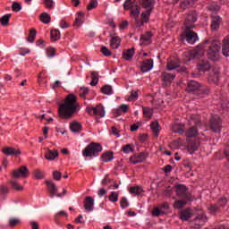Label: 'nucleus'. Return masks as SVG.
Wrapping results in <instances>:
<instances>
[{"label": "nucleus", "instance_id": "10", "mask_svg": "<svg viewBox=\"0 0 229 229\" xmlns=\"http://www.w3.org/2000/svg\"><path fill=\"white\" fill-rule=\"evenodd\" d=\"M170 206L169 203L164 202L160 205V207L154 208L152 211V216L154 217H158L160 216H164V214H167V211H169Z\"/></svg>", "mask_w": 229, "mask_h": 229}, {"label": "nucleus", "instance_id": "21", "mask_svg": "<svg viewBox=\"0 0 229 229\" xmlns=\"http://www.w3.org/2000/svg\"><path fill=\"white\" fill-rule=\"evenodd\" d=\"M197 68L199 72H207V71H210V63L208 61H200Z\"/></svg>", "mask_w": 229, "mask_h": 229}, {"label": "nucleus", "instance_id": "58", "mask_svg": "<svg viewBox=\"0 0 229 229\" xmlns=\"http://www.w3.org/2000/svg\"><path fill=\"white\" fill-rule=\"evenodd\" d=\"M120 206L122 208H128V207H130V203L128 202V199L123 197L120 201Z\"/></svg>", "mask_w": 229, "mask_h": 229}, {"label": "nucleus", "instance_id": "29", "mask_svg": "<svg viewBox=\"0 0 229 229\" xmlns=\"http://www.w3.org/2000/svg\"><path fill=\"white\" fill-rule=\"evenodd\" d=\"M198 135V128L196 126L191 127L185 133V136L187 139H192L194 137H197Z\"/></svg>", "mask_w": 229, "mask_h": 229}, {"label": "nucleus", "instance_id": "52", "mask_svg": "<svg viewBox=\"0 0 229 229\" xmlns=\"http://www.w3.org/2000/svg\"><path fill=\"white\" fill-rule=\"evenodd\" d=\"M89 88H81L79 90V96L83 99H85V96L89 94Z\"/></svg>", "mask_w": 229, "mask_h": 229}, {"label": "nucleus", "instance_id": "3", "mask_svg": "<svg viewBox=\"0 0 229 229\" xmlns=\"http://www.w3.org/2000/svg\"><path fill=\"white\" fill-rule=\"evenodd\" d=\"M80 105L78 104L75 95L70 94L64 99V104L59 106V114L62 119H72L76 110Z\"/></svg>", "mask_w": 229, "mask_h": 229}, {"label": "nucleus", "instance_id": "64", "mask_svg": "<svg viewBox=\"0 0 229 229\" xmlns=\"http://www.w3.org/2000/svg\"><path fill=\"white\" fill-rule=\"evenodd\" d=\"M224 153H225V158L227 159V162H229V140L225 146V149Z\"/></svg>", "mask_w": 229, "mask_h": 229}, {"label": "nucleus", "instance_id": "15", "mask_svg": "<svg viewBox=\"0 0 229 229\" xmlns=\"http://www.w3.org/2000/svg\"><path fill=\"white\" fill-rule=\"evenodd\" d=\"M95 200L94 198L89 196L84 199V208L86 212H94Z\"/></svg>", "mask_w": 229, "mask_h": 229}, {"label": "nucleus", "instance_id": "45", "mask_svg": "<svg viewBox=\"0 0 229 229\" xmlns=\"http://www.w3.org/2000/svg\"><path fill=\"white\" fill-rule=\"evenodd\" d=\"M33 174H34V178H36V180H42L44 178V176H46L44 172H42V170H40V169L34 170Z\"/></svg>", "mask_w": 229, "mask_h": 229}, {"label": "nucleus", "instance_id": "30", "mask_svg": "<svg viewBox=\"0 0 229 229\" xmlns=\"http://www.w3.org/2000/svg\"><path fill=\"white\" fill-rule=\"evenodd\" d=\"M133 55H135V50L133 48H130L123 53V60H131L133 58Z\"/></svg>", "mask_w": 229, "mask_h": 229}, {"label": "nucleus", "instance_id": "63", "mask_svg": "<svg viewBox=\"0 0 229 229\" xmlns=\"http://www.w3.org/2000/svg\"><path fill=\"white\" fill-rule=\"evenodd\" d=\"M47 56L48 58H53V56H55V48L50 47V48L47 49Z\"/></svg>", "mask_w": 229, "mask_h": 229}, {"label": "nucleus", "instance_id": "39", "mask_svg": "<svg viewBox=\"0 0 229 229\" xmlns=\"http://www.w3.org/2000/svg\"><path fill=\"white\" fill-rule=\"evenodd\" d=\"M130 192L131 194H136V196H140V194H142L143 192V190H142V187L140 186H134V187H131Z\"/></svg>", "mask_w": 229, "mask_h": 229}, {"label": "nucleus", "instance_id": "53", "mask_svg": "<svg viewBox=\"0 0 229 229\" xmlns=\"http://www.w3.org/2000/svg\"><path fill=\"white\" fill-rule=\"evenodd\" d=\"M123 153H133V145L131 144H127L125 146L123 147Z\"/></svg>", "mask_w": 229, "mask_h": 229}, {"label": "nucleus", "instance_id": "8", "mask_svg": "<svg viewBox=\"0 0 229 229\" xmlns=\"http://www.w3.org/2000/svg\"><path fill=\"white\" fill-rule=\"evenodd\" d=\"M191 30L192 29H187L184 27V30L181 37L185 38L186 42H188V44H196V42H198L199 40L198 34H196V32Z\"/></svg>", "mask_w": 229, "mask_h": 229}, {"label": "nucleus", "instance_id": "42", "mask_svg": "<svg viewBox=\"0 0 229 229\" xmlns=\"http://www.w3.org/2000/svg\"><path fill=\"white\" fill-rule=\"evenodd\" d=\"M99 81V75L98 74V72H93L91 73V82H90V85L92 87H96L97 83H98Z\"/></svg>", "mask_w": 229, "mask_h": 229}, {"label": "nucleus", "instance_id": "57", "mask_svg": "<svg viewBox=\"0 0 229 229\" xmlns=\"http://www.w3.org/2000/svg\"><path fill=\"white\" fill-rule=\"evenodd\" d=\"M138 98H139V93H137V91L135 90H132L128 98V101H137Z\"/></svg>", "mask_w": 229, "mask_h": 229}, {"label": "nucleus", "instance_id": "2", "mask_svg": "<svg viewBox=\"0 0 229 229\" xmlns=\"http://www.w3.org/2000/svg\"><path fill=\"white\" fill-rule=\"evenodd\" d=\"M221 51V41L216 40H206L202 42L199 47H197L192 51H188L183 53L184 62H191L193 58H199L207 53L209 60L213 62H217L219 60V53Z\"/></svg>", "mask_w": 229, "mask_h": 229}, {"label": "nucleus", "instance_id": "59", "mask_svg": "<svg viewBox=\"0 0 229 229\" xmlns=\"http://www.w3.org/2000/svg\"><path fill=\"white\" fill-rule=\"evenodd\" d=\"M13 12H21L22 10V5L17 2L13 3Z\"/></svg>", "mask_w": 229, "mask_h": 229}, {"label": "nucleus", "instance_id": "41", "mask_svg": "<svg viewBox=\"0 0 229 229\" xmlns=\"http://www.w3.org/2000/svg\"><path fill=\"white\" fill-rule=\"evenodd\" d=\"M150 128L156 135H158L160 133V124H158V122H152L150 124Z\"/></svg>", "mask_w": 229, "mask_h": 229}, {"label": "nucleus", "instance_id": "35", "mask_svg": "<svg viewBox=\"0 0 229 229\" xmlns=\"http://www.w3.org/2000/svg\"><path fill=\"white\" fill-rule=\"evenodd\" d=\"M50 37H51L52 42H56V40H59V38L61 37L60 30H52L50 32Z\"/></svg>", "mask_w": 229, "mask_h": 229}, {"label": "nucleus", "instance_id": "24", "mask_svg": "<svg viewBox=\"0 0 229 229\" xmlns=\"http://www.w3.org/2000/svg\"><path fill=\"white\" fill-rule=\"evenodd\" d=\"M121 38L119 37H112L110 40V47L112 49H119V47L121 46Z\"/></svg>", "mask_w": 229, "mask_h": 229}, {"label": "nucleus", "instance_id": "22", "mask_svg": "<svg viewBox=\"0 0 229 229\" xmlns=\"http://www.w3.org/2000/svg\"><path fill=\"white\" fill-rule=\"evenodd\" d=\"M222 54L224 56H229V37H226L223 39Z\"/></svg>", "mask_w": 229, "mask_h": 229}, {"label": "nucleus", "instance_id": "44", "mask_svg": "<svg viewBox=\"0 0 229 229\" xmlns=\"http://www.w3.org/2000/svg\"><path fill=\"white\" fill-rule=\"evenodd\" d=\"M108 199L111 201V203H116V201H119V193L116 191H112L108 197Z\"/></svg>", "mask_w": 229, "mask_h": 229}, {"label": "nucleus", "instance_id": "37", "mask_svg": "<svg viewBox=\"0 0 229 229\" xmlns=\"http://www.w3.org/2000/svg\"><path fill=\"white\" fill-rule=\"evenodd\" d=\"M102 94H105L106 96H112L114 94V89H112V86L106 85L101 88Z\"/></svg>", "mask_w": 229, "mask_h": 229}, {"label": "nucleus", "instance_id": "17", "mask_svg": "<svg viewBox=\"0 0 229 229\" xmlns=\"http://www.w3.org/2000/svg\"><path fill=\"white\" fill-rule=\"evenodd\" d=\"M208 82L213 83L214 85H219V81L221 80V76L219 74V70H215L208 76Z\"/></svg>", "mask_w": 229, "mask_h": 229}, {"label": "nucleus", "instance_id": "25", "mask_svg": "<svg viewBox=\"0 0 229 229\" xmlns=\"http://www.w3.org/2000/svg\"><path fill=\"white\" fill-rule=\"evenodd\" d=\"M207 221V216L205 215H199L196 217L194 220L195 225H197V228H201L203 225H205V222Z\"/></svg>", "mask_w": 229, "mask_h": 229}, {"label": "nucleus", "instance_id": "61", "mask_svg": "<svg viewBox=\"0 0 229 229\" xmlns=\"http://www.w3.org/2000/svg\"><path fill=\"white\" fill-rule=\"evenodd\" d=\"M53 177H54V180L60 182V180H62V173L58 171H55L53 172Z\"/></svg>", "mask_w": 229, "mask_h": 229}, {"label": "nucleus", "instance_id": "32", "mask_svg": "<svg viewBox=\"0 0 229 229\" xmlns=\"http://www.w3.org/2000/svg\"><path fill=\"white\" fill-rule=\"evenodd\" d=\"M102 162H112L114 160V154L112 152H106L101 156Z\"/></svg>", "mask_w": 229, "mask_h": 229}, {"label": "nucleus", "instance_id": "19", "mask_svg": "<svg viewBox=\"0 0 229 229\" xmlns=\"http://www.w3.org/2000/svg\"><path fill=\"white\" fill-rule=\"evenodd\" d=\"M140 69L142 72H149L153 69V59H148L141 63Z\"/></svg>", "mask_w": 229, "mask_h": 229}, {"label": "nucleus", "instance_id": "54", "mask_svg": "<svg viewBox=\"0 0 229 229\" xmlns=\"http://www.w3.org/2000/svg\"><path fill=\"white\" fill-rule=\"evenodd\" d=\"M100 53H102V55H104V56H111L112 55V52L106 47H102L100 49Z\"/></svg>", "mask_w": 229, "mask_h": 229}, {"label": "nucleus", "instance_id": "16", "mask_svg": "<svg viewBox=\"0 0 229 229\" xmlns=\"http://www.w3.org/2000/svg\"><path fill=\"white\" fill-rule=\"evenodd\" d=\"M2 153L6 155V157H19V155H21V150L12 147H5L2 149Z\"/></svg>", "mask_w": 229, "mask_h": 229}, {"label": "nucleus", "instance_id": "13", "mask_svg": "<svg viewBox=\"0 0 229 229\" xmlns=\"http://www.w3.org/2000/svg\"><path fill=\"white\" fill-rule=\"evenodd\" d=\"M176 195L178 198H183L184 199H189V190L187 186L183 184H179L176 186Z\"/></svg>", "mask_w": 229, "mask_h": 229}, {"label": "nucleus", "instance_id": "33", "mask_svg": "<svg viewBox=\"0 0 229 229\" xmlns=\"http://www.w3.org/2000/svg\"><path fill=\"white\" fill-rule=\"evenodd\" d=\"M180 67V63L176 61H169L166 64L167 71H174Z\"/></svg>", "mask_w": 229, "mask_h": 229}, {"label": "nucleus", "instance_id": "23", "mask_svg": "<svg viewBox=\"0 0 229 229\" xmlns=\"http://www.w3.org/2000/svg\"><path fill=\"white\" fill-rule=\"evenodd\" d=\"M181 221H189L192 217V212L189 208L182 211L179 215Z\"/></svg>", "mask_w": 229, "mask_h": 229}, {"label": "nucleus", "instance_id": "31", "mask_svg": "<svg viewBox=\"0 0 229 229\" xmlns=\"http://www.w3.org/2000/svg\"><path fill=\"white\" fill-rule=\"evenodd\" d=\"M70 130L73 133H78V131L81 130V123H80L79 122H72L70 124Z\"/></svg>", "mask_w": 229, "mask_h": 229}, {"label": "nucleus", "instance_id": "14", "mask_svg": "<svg viewBox=\"0 0 229 229\" xmlns=\"http://www.w3.org/2000/svg\"><path fill=\"white\" fill-rule=\"evenodd\" d=\"M146 158H148V156H146V153L144 152H140L139 154H135L134 156L130 157V162H131V164H142V162H144L146 160Z\"/></svg>", "mask_w": 229, "mask_h": 229}, {"label": "nucleus", "instance_id": "40", "mask_svg": "<svg viewBox=\"0 0 229 229\" xmlns=\"http://www.w3.org/2000/svg\"><path fill=\"white\" fill-rule=\"evenodd\" d=\"M187 205V200H176L174 203V208H176L177 210H181V208H183Z\"/></svg>", "mask_w": 229, "mask_h": 229}, {"label": "nucleus", "instance_id": "55", "mask_svg": "<svg viewBox=\"0 0 229 229\" xmlns=\"http://www.w3.org/2000/svg\"><path fill=\"white\" fill-rule=\"evenodd\" d=\"M94 8H98V0H91L87 6V10H94Z\"/></svg>", "mask_w": 229, "mask_h": 229}, {"label": "nucleus", "instance_id": "1", "mask_svg": "<svg viewBox=\"0 0 229 229\" xmlns=\"http://www.w3.org/2000/svg\"><path fill=\"white\" fill-rule=\"evenodd\" d=\"M140 4L145 9V11L141 13V20H139L141 8L137 0H126L123 4L124 10L130 11V16L131 19H134L136 25L139 26V28L149 22V17H151V11L155 5V1L140 0Z\"/></svg>", "mask_w": 229, "mask_h": 229}, {"label": "nucleus", "instance_id": "18", "mask_svg": "<svg viewBox=\"0 0 229 229\" xmlns=\"http://www.w3.org/2000/svg\"><path fill=\"white\" fill-rule=\"evenodd\" d=\"M174 78H176V75L174 73H169L165 72L161 74V80L165 83V85H170Z\"/></svg>", "mask_w": 229, "mask_h": 229}, {"label": "nucleus", "instance_id": "51", "mask_svg": "<svg viewBox=\"0 0 229 229\" xmlns=\"http://www.w3.org/2000/svg\"><path fill=\"white\" fill-rule=\"evenodd\" d=\"M199 123V115H198V114H192V115L191 116L190 124L198 125Z\"/></svg>", "mask_w": 229, "mask_h": 229}, {"label": "nucleus", "instance_id": "12", "mask_svg": "<svg viewBox=\"0 0 229 229\" xmlns=\"http://www.w3.org/2000/svg\"><path fill=\"white\" fill-rule=\"evenodd\" d=\"M46 183L47 185V191L50 192V198H55V196L62 198V194L58 193V187H56L55 182L52 181H47Z\"/></svg>", "mask_w": 229, "mask_h": 229}, {"label": "nucleus", "instance_id": "60", "mask_svg": "<svg viewBox=\"0 0 229 229\" xmlns=\"http://www.w3.org/2000/svg\"><path fill=\"white\" fill-rule=\"evenodd\" d=\"M0 192L1 194H8L10 192V187L4 184L0 185Z\"/></svg>", "mask_w": 229, "mask_h": 229}, {"label": "nucleus", "instance_id": "9", "mask_svg": "<svg viewBox=\"0 0 229 229\" xmlns=\"http://www.w3.org/2000/svg\"><path fill=\"white\" fill-rule=\"evenodd\" d=\"M198 21V13L195 11H191L188 13L186 20L184 21V28L187 30H194V23Z\"/></svg>", "mask_w": 229, "mask_h": 229}, {"label": "nucleus", "instance_id": "47", "mask_svg": "<svg viewBox=\"0 0 229 229\" xmlns=\"http://www.w3.org/2000/svg\"><path fill=\"white\" fill-rule=\"evenodd\" d=\"M36 37H37V30H30L29 34V38H27L28 42H30V44H33V42H35Z\"/></svg>", "mask_w": 229, "mask_h": 229}, {"label": "nucleus", "instance_id": "28", "mask_svg": "<svg viewBox=\"0 0 229 229\" xmlns=\"http://www.w3.org/2000/svg\"><path fill=\"white\" fill-rule=\"evenodd\" d=\"M183 128H185V125L183 124H174L172 126V131L174 133H179V135H183V133L185 132V130Z\"/></svg>", "mask_w": 229, "mask_h": 229}, {"label": "nucleus", "instance_id": "7", "mask_svg": "<svg viewBox=\"0 0 229 229\" xmlns=\"http://www.w3.org/2000/svg\"><path fill=\"white\" fill-rule=\"evenodd\" d=\"M209 126L212 131L215 133L221 132V129L223 128L221 118L217 114H212L209 120Z\"/></svg>", "mask_w": 229, "mask_h": 229}, {"label": "nucleus", "instance_id": "43", "mask_svg": "<svg viewBox=\"0 0 229 229\" xmlns=\"http://www.w3.org/2000/svg\"><path fill=\"white\" fill-rule=\"evenodd\" d=\"M143 115L147 119H151V117H153V109L149 107H143Z\"/></svg>", "mask_w": 229, "mask_h": 229}, {"label": "nucleus", "instance_id": "38", "mask_svg": "<svg viewBox=\"0 0 229 229\" xmlns=\"http://www.w3.org/2000/svg\"><path fill=\"white\" fill-rule=\"evenodd\" d=\"M40 21L44 24H49L51 22V15H49L47 13H43L40 15Z\"/></svg>", "mask_w": 229, "mask_h": 229}, {"label": "nucleus", "instance_id": "56", "mask_svg": "<svg viewBox=\"0 0 229 229\" xmlns=\"http://www.w3.org/2000/svg\"><path fill=\"white\" fill-rule=\"evenodd\" d=\"M116 112H118V114H121V112H123V114H126L128 112V105H125V104L121 105L116 109Z\"/></svg>", "mask_w": 229, "mask_h": 229}, {"label": "nucleus", "instance_id": "26", "mask_svg": "<svg viewBox=\"0 0 229 229\" xmlns=\"http://www.w3.org/2000/svg\"><path fill=\"white\" fill-rule=\"evenodd\" d=\"M58 157V150L53 149V150H47L45 154V158L47 160H55Z\"/></svg>", "mask_w": 229, "mask_h": 229}, {"label": "nucleus", "instance_id": "11", "mask_svg": "<svg viewBox=\"0 0 229 229\" xmlns=\"http://www.w3.org/2000/svg\"><path fill=\"white\" fill-rule=\"evenodd\" d=\"M13 176L15 180H17V178H28V176H30L28 166L22 165L20 168L13 170Z\"/></svg>", "mask_w": 229, "mask_h": 229}, {"label": "nucleus", "instance_id": "50", "mask_svg": "<svg viewBox=\"0 0 229 229\" xmlns=\"http://www.w3.org/2000/svg\"><path fill=\"white\" fill-rule=\"evenodd\" d=\"M43 3L46 6V8H48L49 10H53L55 8V1L54 0H43Z\"/></svg>", "mask_w": 229, "mask_h": 229}, {"label": "nucleus", "instance_id": "46", "mask_svg": "<svg viewBox=\"0 0 229 229\" xmlns=\"http://www.w3.org/2000/svg\"><path fill=\"white\" fill-rule=\"evenodd\" d=\"M10 17H12V14H4L0 18L2 26H8V22H10Z\"/></svg>", "mask_w": 229, "mask_h": 229}, {"label": "nucleus", "instance_id": "48", "mask_svg": "<svg viewBox=\"0 0 229 229\" xmlns=\"http://www.w3.org/2000/svg\"><path fill=\"white\" fill-rule=\"evenodd\" d=\"M17 225H21V219L15 217H12L9 219V226H11V228H13V226H17Z\"/></svg>", "mask_w": 229, "mask_h": 229}, {"label": "nucleus", "instance_id": "34", "mask_svg": "<svg viewBox=\"0 0 229 229\" xmlns=\"http://www.w3.org/2000/svg\"><path fill=\"white\" fill-rule=\"evenodd\" d=\"M174 3H178L180 0H174ZM194 4V0H181V8H190Z\"/></svg>", "mask_w": 229, "mask_h": 229}, {"label": "nucleus", "instance_id": "6", "mask_svg": "<svg viewBox=\"0 0 229 229\" xmlns=\"http://www.w3.org/2000/svg\"><path fill=\"white\" fill-rule=\"evenodd\" d=\"M86 112L89 115H93L97 118H103L105 115H106V111L105 110V106L103 105L98 104L96 106H88L86 107Z\"/></svg>", "mask_w": 229, "mask_h": 229}, {"label": "nucleus", "instance_id": "27", "mask_svg": "<svg viewBox=\"0 0 229 229\" xmlns=\"http://www.w3.org/2000/svg\"><path fill=\"white\" fill-rule=\"evenodd\" d=\"M151 37H153V33L151 31H148L145 34L140 36L141 44H149L151 42Z\"/></svg>", "mask_w": 229, "mask_h": 229}, {"label": "nucleus", "instance_id": "62", "mask_svg": "<svg viewBox=\"0 0 229 229\" xmlns=\"http://www.w3.org/2000/svg\"><path fill=\"white\" fill-rule=\"evenodd\" d=\"M165 196H166V198H171V195L173 194V188H171V186H168L164 192Z\"/></svg>", "mask_w": 229, "mask_h": 229}, {"label": "nucleus", "instance_id": "36", "mask_svg": "<svg viewBox=\"0 0 229 229\" xmlns=\"http://www.w3.org/2000/svg\"><path fill=\"white\" fill-rule=\"evenodd\" d=\"M10 183H11L13 189H14V191H23L24 190V187H22V185H21L19 183V182H17V180H15V178L12 179L10 181Z\"/></svg>", "mask_w": 229, "mask_h": 229}, {"label": "nucleus", "instance_id": "5", "mask_svg": "<svg viewBox=\"0 0 229 229\" xmlns=\"http://www.w3.org/2000/svg\"><path fill=\"white\" fill-rule=\"evenodd\" d=\"M187 90L189 92H196L199 98H205V96H208L210 90L207 87H201L199 82L195 81H191L188 83Z\"/></svg>", "mask_w": 229, "mask_h": 229}, {"label": "nucleus", "instance_id": "20", "mask_svg": "<svg viewBox=\"0 0 229 229\" xmlns=\"http://www.w3.org/2000/svg\"><path fill=\"white\" fill-rule=\"evenodd\" d=\"M222 19L221 16H212L211 30L212 31H217L219 26H221Z\"/></svg>", "mask_w": 229, "mask_h": 229}, {"label": "nucleus", "instance_id": "49", "mask_svg": "<svg viewBox=\"0 0 229 229\" xmlns=\"http://www.w3.org/2000/svg\"><path fill=\"white\" fill-rule=\"evenodd\" d=\"M198 148H199V143H196L194 141L189 143L188 145V149L191 152L198 151Z\"/></svg>", "mask_w": 229, "mask_h": 229}, {"label": "nucleus", "instance_id": "4", "mask_svg": "<svg viewBox=\"0 0 229 229\" xmlns=\"http://www.w3.org/2000/svg\"><path fill=\"white\" fill-rule=\"evenodd\" d=\"M103 151V146L99 143L91 142L82 150V157L85 158H96Z\"/></svg>", "mask_w": 229, "mask_h": 229}]
</instances>
